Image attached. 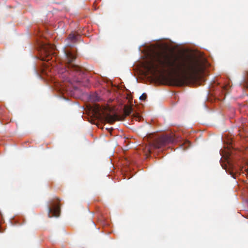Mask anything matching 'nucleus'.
I'll list each match as a JSON object with an SVG mask.
<instances>
[{"label": "nucleus", "mask_w": 248, "mask_h": 248, "mask_svg": "<svg viewBox=\"0 0 248 248\" xmlns=\"http://www.w3.org/2000/svg\"><path fill=\"white\" fill-rule=\"evenodd\" d=\"M145 69L152 75L155 74L160 68H168L171 72L177 75L171 78L173 85L183 86L190 78L197 76L202 71V66L197 61L191 58L174 57L170 60L165 52L156 54L154 61L147 62Z\"/></svg>", "instance_id": "nucleus-1"}, {"label": "nucleus", "mask_w": 248, "mask_h": 248, "mask_svg": "<svg viewBox=\"0 0 248 248\" xmlns=\"http://www.w3.org/2000/svg\"><path fill=\"white\" fill-rule=\"evenodd\" d=\"M65 60H64L65 67L59 70L60 73L64 74L66 77L70 71L76 72L79 75L84 74L85 71L81 67L73 63V62L76 59V54L72 51L68 49L64 50Z\"/></svg>", "instance_id": "nucleus-2"}, {"label": "nucleus", "mask_w": 248, "mask_h": 248, "mask_svg": "<svg viewBox=\"0 0 248 248\" xmlns=\"http://www.w3.org/2000/svg\"><path fill=\"white\" fill-rule=\"evenodd\" d=\"M93 111L94 114L98 117H101L103 115L105 121L110 124L119 120V117L117 114L112 115L109 113H104V109L99 105H95Z\"/></svg>", "instance_id": "nucleus-3"}, {"label": "nucleus", "mask_w": 248, "mask_h": 248, "mask_svg": "<svg viewBox=\"0 0 248 248\" xmlns=\"http://www.w3.org/2000/svg\"><path fill=\"white\" fill-rule=\"evenodd\" d=\"M61 200L57 197L53 199L50 202V205L48 206V217H59L60 213V207L58 204Z\"/></svg>", "instance_id": "nucleus-4"}, {"label": "nucleus", "mask_w": 248, "mask_h": 248, "mask_svg": "<svg viewBox=\"0 0 248 248\" xmlns=\"http://www.w3.org/2000/svg\"><path fill=\"white\" fill-rule=\"evenodd\" d=\"M55 48V46L53 45L48 44L42 45V51L44 56L42 57V61L48 62L52 59L51 54H53L52 52Z\"/></svg>", "instance_id": "nucleus-5"}, {"label": "nucleus", "mask_w": 248, "mask_h": 248, "mask_svg": "<svg viewBox=\"0 0 248 248\" xmlns=\"http://www.w3.org/2000/svg\"><path fill=\"white\" fill-rule=\"evenodd\" d=\"M172 137L169 135L161 136L155 140L154 143V147L156 148H160L168 143L173 142Z\"/></svg>", "instance_id": "nucleus-6"}, {"label": "nucleus", "mask_w": 248, "mask_h": 248, "mask_svg": "<svg viewBox=\"0 0 248 248\" xmlns=\"http://www.w3.org/2000/svg\"><path fill=\"white\" fill-rule=\"evenodd\" d=\"M79 35L74 33H70L65 39V45L67 47H72L77 42Z\"/></svg>", "instance_id": "nucleus-7"}, {"label": "nucleus", "mask_w": 248, "mask_h": 248, "mask_svg": "<svg viewBox=\"0 0 248 248\" xmlns=\"http://www.w3.org/2000/svg\"><path fill=\"white\" fill-rule=\"evenodd\" d=\"M133 112V108L131 106L125 105L124 108V115L123 116V119L125 117L129 116Z\"/></svg>", "instance_id": "nucleus-8"}, {"label": "nucleus", "mask_w": 248, "mask_h": 248, "mask_svg": "<svg viewBox=\"0 0 248 248\" xmlns=\"http://www.w3.org/2000/svg\"><path fill=\"white\" fill-rule=\"evenodd\" d=\"M133 119L137 121H140L141 119V117L138 113H135L133 115Z\"/></svg>", "instance_id": "nucleus-9"}, {"label": "nucleus", "mask_w": 248, "mask_h": 248, "mask_svg": "<svg viewBox=\"0 0 248 248\" xmlns=\"http://www.w3.org/2000/svg\"><path fill=\"white\" fill-rule=\"evenodd\" d=\"M147 98V95L145 93H143L140 97V99L141 100H145Z\"/></svg>", "instance_id": "nucleus-10"}, {"label": "nucleus", "mask_w": 248, "mask_h": 248, "mask_svg": "<svg viewBox=\"0 0 248 248\" xmlns=\"http://www.w3.org/2000/svg\"><path fill=\"white\" fill-rule=\"evenodd\" d=\"M230 174L232 176L233 178H235V175L233 174V173L232 171H230Z\"/></svg>", "instance_id": "nucleus-11"}, {"label": "nucleus", "mask_w": 248, "mask_h": 248, "mask_svg": "<svg viewBox=\"0 0 248 248\" xmlns=\"http://www.w3.org/2000/svg\"><path fill=\"white\" fill-rule=\"evenodd\" d=\"M148 151L149 152V153H150L151 152V151H150V149H148Z\"/></svg>", "instance_id": "nucleus-12"}]
</instances>
